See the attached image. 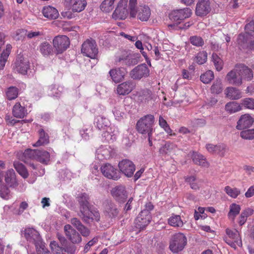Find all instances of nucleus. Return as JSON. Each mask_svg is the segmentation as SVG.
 <instances>
[{"label": "nucleus", "mask_w": 254, "mask_h": 254, "mask_svg": "<svg viewBox=\"0 0 254 254\" xmlns=\"http://www.w3.org/2000/svg\"><path fill=\"white\" fill-rule=\"evenodd\" d=\"M241 210V207L239 205L236 203H233L230 206V211L228 213L229 217L234 220L236 215H237Z\"/></svg>", "instance_id": "42"}, {"label": "nucleus", "mask_w": 254, "mask_h": 254, "mask_svg": "<svg viewBox=\"0 0 254 254\" xmlns=\"http://www.w3.org/2000/svg\"><path fill=\"white\" fill-rule=\"evenodd\" d=\"M171 144L166 143L165 144L160 148L159 151L162 154H167L169 152Z\"/></svg>", "instance_id": "63"}, {"label": "nucleus", "mask_w": 254, "mask_h": 254, "mask_svg": "<svg viewBox=\"0 0 254 254\" xmlns=\"http://www.w3.org/2000/svg\"><path fill=\"white\" fill-rule=\"evenodd\" d=\"M22 235L28 241L35 244L36 249L43 246L41 237L35 229L30 228L25 229Z\"/></svg>", "instance_id": "6"}, {"label": "nucleus", "mask_w": 254, "mask_h": 254, "mask_svg": "<svg viewBox=\"0 0 254 254\" xmlns=\"http://www.w3.org/2000/svg\"><path fill=\"white\" fill-rule=\"evenodd\" d=\"M168 223L173 227H182L183 225V222L179 215H174L168 219Z\"/></svg>", "instance_id": "46"}, {"label": "nucleus", "mask_w": 254, "mask_h": 254, "mask_svg": "<svg viewBox=\"0 0 254 254\" xmlns=\"http://www.w3.org/2000/svg\"><path fill=\"white\" fill-rule=\"evenodd\" d=\"M245 195L247 198L253 196L254 195V186H251L246 191Z\"/></svg>", "instance_id": "64"}, {"label": "nucleus", "mask_w": 254, "mask_h": 254, "mask_svg": "<svg viewBox=\"0 0 254 254\" xmlns=\"http://www.w3.org/2000/svg\"><path fill=\"white\" fill-rule=\"evenodd\" d=\"M192 159L194 164L202 167L207 168L209 165L204 156L196 152H193Z\"/></svg>", "instance_id": "32"}, {"label": "nucleus", "mask_w": 254, "mask_h": 254, "mask_svg": "<svg viewBox=\"0 0 254 254\" xmlns=\"http://www.w3.org/2000/svg\"><path fill=\"white\" fill-rule=\"evenodd\" d=\"M118 62L122 65L127 66L133 65L137 63L136 59L130 52H124V53L119 57Z\"/></svg>", "instance_id": "20"}, {"label": "nucleus", "mask_w": 254, "mask_h": 254, "mask_svg": "<svg viewBox=\"0 0 254 254\" xmlns=\"http://www.w3.org/2000/svg\"><path fill=\"white\" fill-rule=\"evenodd\" d=\"M246 33L241 34L238 38V43L241 45L251 43V45H254V42L249 40L251 36H254V21H251L245 26Z\"/></svg>", "instance_id": "9"}, {"label": "nucleus", "mask_w": 254, "mask_h": 254, "mask_svg": "<svg viewBox=\"0 0 254 254\" xmlns=\"http://www.w3.org/2000/svg\"><path fill=\"white\" fill-rule=\"evenodd\" d=\"M254 119L249 114H246L241 116L237 122V129L242 130L250 127L254 123Z\"/></svg>", "instance_id": "19"}, {"label": "nucleus", "mask_w": 254, "mask_h": 254, "mask_svg": "<svg viewBox=\"0 0 254 254\" xmlns=\"http://www.w3.org/2000/svg\"><path fill=\"white\" fill-rule=\"evenodd\" d=\"M137 18L142 21H146L149 18L151 11L149 7L146 5H139L136 11Z\"/></svg>", "instance_id": "28"}, {"label": "nucleus", "mask_w": 254, "mask_h": 254, "mask_svg": "<svg viewBox=\"0 0 254 254\" xmlns=\"http://www.w3.org/2000/svg\"><path fill=\"white\" fill-rule=\"evenodd\" d=\"M119 167L120 170L127 177H131L135 170L134 164L127 159H125L120 162Z\"/></svg>", "instance_id": "17"}, {"label": "nucleus", "mask_w": 254, "mask_h": 254, "mask_svg": "<svg viewBox=\"0 0 254 254\" xmlns=\"http://www.w3.org/2000/svg\"><path fill=\"white\" fill-rule=\"evenodd\" d=\"M37 149H27L23 153L24 157L26 159L36 160Z\"/></svg>", "instance_id": "55"}, {"label": "nucleus", "mask_w": 254, "mask_h": 254, "mask_svg": "<svg viewBox=\"0 0 254 254\" xmlns=\"http://www.w3.org/2000/svg\"><path fill=\"white\" fill-rule=\"evenodd\" d=\"M42 13L45 17L49 20L56 19L59 16L57 8L51 5L44 6L42 9Z\"/></svg>", "instance_id": "27"}, {"label": "nucleus", "mask_w": 254, "mask_h": 254, "mask_svg": "<svg viewBox=\"0 0 254 254\" xmlns=\"http://www.w3.org/2000/svg\"><path fill=\"white\" fill-rule=\"evenodd\" d=\"M205 147L208 152L211 154H217L221 156L224 155L226 151V146L222 144L214 145L208 143L206 144Z\"/></svg>", "instance_id": "25"}, {"label": "nucleus", "mask_w": 254, "mask_h": 254, "mask_svg": "<svg viewBox=\"0 0 254 254\" xmlns=\"http://www.w3.org/2000/svg\"><path fill=\"white\" fill-rule=\"evenodd\" d=\"M4 180L7 185L10 187L14 188L18 185L15 172L12 169L7 171Z\"/></svg>", "instance_id": "31"}, {"label": "nucleus", "mask_w": 254, "mask_h": 254, "mask_svg": "<svg viewBox=\"0 0 254 254\" xmlns=\"http://www.w3.org/2000/svg\"><path fill=\"white\" fill-rule=\"evenodd\" d=\"M242 138L245 139H252L254 138V129H248L242 131L240 133Z\"/></svg>", "instance_id": "56"}, {"label": "nucleus", "mask_w": 254, "mask_h": 254, "mask_svg": "<svg viewBox=\"0 0 254 254\" xmlns=\"http://www.w3.org/2000/svg\"><path fill=\"white\" fill-rule=\"evenodd\" d=\"M211 92L214 94H219L223 90V86L220 79H216L210 88Z\"/></svg>", "instance_id": "44"}, {"label": "nucleus", "mask_w": 254, "mask_h": 254, "mask_svg": "<svg viewBox=\"0 0 254 254\" xmlns=\"http://www.w3.org/2000/svg\"><path fill=\"white\" fill-rule=\"evenodd\" d=\"M134 87L133 82L127 81L118 85L117 93L120 95H126L132 91Z\"/></svg>", "instance_id": "24"}, {"label": "nucleus", "mask_w": 254, "mask_h": 254, "mask_svg": "<svg viewBox=\"0 0 254 254\" xmlns=\"http://www.w3.org/2000/svg\"><path fill=\"white\" fill-rule=\"evenodd\" d=\"M96 126L100 130H105L107 127H110L109 121L103 117L98 116L96 118Z\"/></svg>", "instance_id": "39"}, {"label": "nucleus", "mask_w": 254, "mask_h": 254, "mask_svg": "<svg viewBox=\"0 0 254 254\" xmlns=\"http://www.w3.org/2000/svg\"><path fill=\"white\" fill-rule=\"evenodd\" d=\"M191 25V23L190 22H189L186 23L184 25L183 27L181 26H178V25H176L175 24H169L168 25V27H170V28H171L172 29L177 30L178 29H187Z\"/></svg>", "instance_id": "62"}, {"label": "nucleus", "mask_w": 254, "mask_h": 254, "mask_svg": "<svg viewBox=\"0 0 254 254\" xmlns=\"http://www.w3.org/2000/svg\"><path fill=\"white\" fill-rule=\"evenodd\" d=\"M12 114L17 118H23L27 114V111L25 107L22 106L19 102H17L13 107Z\"/></svg>", "instance_id": "30"}, {"label": "nucleus", "mask_w": 254, "mask_h": 254, "mask_svg": "<svg viewBox=\"0 0 254 254\" xmlns=\"http://www.w3.org/2000/svg\"><path fill=\"white\" fill-rule=\"evenodd\" d=\"M117 132L118 131L115 130V128L107 127L102 134V136L107 141L113 142L116 139Z\"/></svg>", "instance_id": "34"}, {"label": "nucleus", "mask_w": 254, "mask_h": 254, "mask_svg": "<svg viewBox=\"0 0 254 254\" xmlns=\"http://www.w3.org/2000/svg\"><path fill=\"white\" fill-rule=\"evenodd\" d=\"M127 71L124 67H120L118 69H112L109 71V74L113 81L119 83L123 80Z\"/></svg>", "instance_id": "23"}, {"label": "nucleus", "mask_w": 254, "mask_h": 254, "mask_svg": "<svg viewBox=\"0 0 254 254\" xmlns=\"http://www.w3.org/2000/svg\"><path fill=\"white\" fill-rule=\"evenodd\" d=\"M151 216L148 210L141 211L135 220V227L139 229H143L148 225L150 221Z\"/></svg>", "instance_id": "14"}, {"label": "nucleus", "mask_w": 254, "mask_h": 254, "mask_svg": "<svg viewBox=\"0 0 254 254\" xmlns=\"http://www.w3.org/2000/svg\"><path fill=\"white\" fill-rule=\"evenodd\" d=\"M242 104L246 108L254 109V99L253 98H245L242 100Z\"/></svg>", "instance_id": "57"}, {"label": "nucleus", "mask_w": 254, "mask_h": 254, "mask_svg": "<svg viewBox=\"0 0 254 254\" xmlns=\"http://www.w3.org/2000/svg\"><path fill=\"white\" fill-rule=\"evenodd\" d=\"M226 235L224 237L225 242L232 248H236V246H242V243L239 232L236 229H226Z\"/></svg>", "instance_id": "4"}, {"label": "nucleus", "mask_w": 254, "mask_h": 254, "mask_svg": "<svg viewBox=\"0 0 254 254\" xmlns=\"http://www.w3.org/2000/svg\"><path fill=\"white\" fill-rule=\"evenodd\" d=\"M207 58V54L206 52H200L195 57V62L199 64H202L206 62Z\"/></svg>", "instance_id": "52"}, {"label": "nucleus", "mask_w": 254, "mask_h": 254, "mask_svg": "<svg viewBox=\"0 0 254 254\" xmlns=\"http://www.w3.org/2000/svg\"><path fill=\"white\" fill-rule=\"evenodd\" d=\"M224 190L229 196L234 198H236L241 193L239 189L228 186L225 187Z\"/></svg>", "instance_id": "47"}, {"label": "nucleus", "mask_w": 254, "mask_h": 254, "mask_svg": "<svg viewBox=\"0 0 254 254\" xmlns=\"http://www.w3.org/2000/svg\"><path fill=\"white\" fill-rule=\"evenodd\" d=\"M191 10L189 8L175 10L169 14L171 20L176 22V25L181 23L182 20L189 18L191 15Z\"/></svg>", "instance_id": "7"}, {"label": "nucleus", "mask_w": 254, "mask_h": 254, "mask_svg": "<svg viewBox=\"0 0 254 254\" xmlns=\"http://www.w3.org/2000/svg\"><path fill=\"white\" fill-rule=\"evenodd\" d=\"M53 44L57 54H61L69 47L70 42L67 36L59 35L54 38Z\"/></svg>", "instance_id": "8"}, {"label": "nucleus", "mask_w": 254, "mask_h": 254, "mask_svg": "<svg viewBox=\"0 0 254 254\" xmlns=\"http://www.w3.org/2000/svg\"><path fill=\"white\" fill-rule=\"evenodd\" d=\"M29 68V62L26 60H24L22 57L17 60L15 63V69L18 73L26 74Z\"/></svg>", "instance_id": "26"}, {"label": "nucleus", "mask_w": 254, "mask_h": 254, "mask_svg": "<svg viewBox=\"0 0 254 254\" xmlns=\"http://www.w3.org/2000/svg\"><path fill=\"white\" fill-rule=\"evenodd\" d=\"M50 246L52 250L57 254L63 253L64 252H69L68 249L65 250L64 248L59 246L58 243L55 241H52Z\"/></svg>", "instance_id": "51"}, {"label": "nucleus", "mask_w": 254, "mask_h": 254, "mask_svg": "<svg viewBox=\"0 0 254 254\" xmlns=\"http://www.w3.org/2000/svg\"><path fill=\"white\" fill-rule=\"evenodd\" d=\"M78 202L79 212L77 215L86 224L94 221H100V215L98 211L91 210L90 203V197L86 193H81L76 197Z\"/></svg>", "instance_id": "1"}, {"label": "nucleus", "mask_w": 254, "mask_h": 254, "mask_svg": "<svg viewBox=\"0 0 254 254\" xmlns=\"http://www.w3.org/2000/svg\"><path fill=\"white\" fill-rule=\"evenodd\" d=\"M187 243V239L183 233H176L170 239L169 249L172 253L178 254L184 249Z\"/></svg>", "instance_id": "3"}, {"label": "nucleus", "mask_w": 254, "mask_h": 254, "mask_svg": "<svg viewBox=\"0 0 254 254\" xmlns=\"http://www.w3.org/2000/svg\"><path fill=\"white\" fill-rule=\"evenodd\" d=\"M103 213L107 218L112 219L118 216L119 210L114 202L106 200L103 203Z\"/></svg>", "instance_id": "11"}, {"label": "nucleus", "mask_w": 254, "mask_h": 254, "mask_svg": "<svg viewBox=\"0 0 254 254\" xmlns=\"http://www.w3.org/2000/svg\"><path fill=\"white\" fill-rule=\"evenodd\" d=\"M116 0H104L100 5L101 9L105 12L111 11L114 8V3Z\"/></svg>", "instance_id": "41"}, {"label": "nucleus", "mask_w": 254, "mask_h": 254, "mask_svg": "<svg viewBox=\"0 0 254 254\" xmlns=\"http://www.w3.org/2000/svg\"><path fill=\"white\" fill-rule=\"evenodd\" d=\"M18 89L13 86L8 88L6 94L7 99L9 100L15 99L18 96Z\"/></svg>", "instance_id": "49"}, {"label": "nucleus", "mask_w": 254, "mask_h": 254, "mask_svg": "<svg viewBox=\"0 0 254 254\" xmlns=\"http://www.w3.org/2000/svg\"><path fill=\"white\" fill-rule=\"evenodd\" d=\"M214 78V74L211 70H208L200 76L201 81L205 83H209Z\"/></svg>", "instance_id": "50"}, {"label": "nucleus", "mask_w": 254, "mask_h": 254, "mask_svg": "<svg viewBox=\"0 0 254 254\" xmlns=\"http://www.w3.org/2000/svg\"><path fill=\"white\" fill-rule=\"evenodd\" d=\"M149 74V70L145 64H140L134 67L130 71V76L133 79H140L147 77Z\"/></svg>", "instance_id": "18"}, {"label": "nucleus", "mask_w": 254, "mask_h": 254, "mask_svg": "<svg viewBox=\"0 0 254 254\" xmlns=\"http://www.w3.org/2000/svg\"><path fill=\"white\" fill-rule=\"evenodd\" d=\"M136 3V0H129V8H130V14L132 17L136 16V10L135 6Z\"/></svg>", "instance_id": "59"}, {"label": "nucleus", "mask_w": 254, "mask_h": 254, "mask_svg": "<svg viewBox=\"0 0 254 254\" xmlns=\"http://www.w3.org/2000/svg\"><path fill=\"white\" fill-rule=\"evenodd\" d=\"M39 138L34 144V146L38 147L47 144L49 142V136L46 133L43 129H40L39 131Z\"/></svg>", "instance_id": "35"}, {"label": "nucleus", "mask_w": 254, "mask_h": 254, "mask_svg": "<svg viewBox=\"0 0 254 254\" xmlns=\"http://www.w3.org/2000/svg\"><path fill=\"white\" fill-rule=\"evenodd\" d=\"M0 195L4 199H8L10 197V190L8 188L3 184L0 185Z\"/></svg>", "instance_id": "54"}, {"label": "nucleus", "mask_w": 254, "mask_h": 254, "mask_svg": "<svg viewBox=\"0 0 254 254\" xmlns=\"http://www.w3.org/2000/svg\"><path fill=\"white\" fill-rule=\"evenodd\" d=\"M13 166L18 174L23 178L26 179L28 178L29 176L28 172L23 164L19 162H14L13 163Z\"/></svg>", "instance_id": "38"}, {"label": "nucleus", "mask_w": 254, "mask_h": 254, "mask_svg": "<svg viewBox=\"0 0 254 254\" xmlns=\"http://www.w3.org/2000/svg\"><path fill=\"white\" fill-rule=\"evenodd\" d=\"M80 233V234L83 237H87L90 235V230L84 225L77 229Z\"/></svg>", "instance_id": "60"}, {"label": "nucleus", "mask_w": 254, "mask_h": 254, "mask_svg": "<svg viewBox=\"0 0 254 254\" xmlns=\"http://www.w3.org/2000/svg\"><path fill=\"white\" fill-rule=\"evenodd\" d=\"M190 42L192 45L196 47H202L204 44L202 38L197 36H191L190 38Z\"/></svg>", "instance_id": "53"}, {"label": "nucleus", "mask_w": 254, "mask_h": 254, "mask_svg": "<svg viewBox=\"0 0 254 254\" xmlns=\"http://www.w3.org/2000/svg\"><path fill=\"white\" fill-rule=\"evenodd\" d=\"M210 11V5L208 0H201L197 2L195 10L197 15L200 16L206 15Z\"/></svg>", "instance_id": "22"}, {"label": "nucleus", "mask_w": 254, "mask_h": 254, "mask_svg": "<svg viewBox=\"0 0 254 254\" xmlns=\"http://www.w3.org/2000/svg\"><path fill=\"white\" fill-rule=\"evenodd\" d=\"M225 93L227 97L232 100H237L242 97L241 92L235 87H227L225 90Z\"/></svg>", "instance_id": "33"}, {"label": "nucleus", "mask_w": 254, "mask_h": 254, "mask_svg": "<svg viewBox=\"0 0 254 254\" xmlns=\"http://www.w3.org/2000/svg\"><path fill=\"white\" fill-rule=\"evenodd\" d=\"M212 61L217 71H220L223 68V60L216 54L213 53L212 54Z\"/></svg>", "instance_id": "43"}, {"label": "nucleus", "mask_w": 254, "mask_h": 254, "mask_svg": "<svg viewBox=\"0 0 254 254\" xmlns=\"http://www.w3.org/2000/svg\"><path fill=\"white\" fill-rule=\"evenodd\" d=\"M226 80L231 84L240 86L242 84V75L240 74L239 68H235L229 71L226 75Z\"/></svg>", "instance_id": "16"}, {"label": "nucleus", "mask_w": 254, "mask_h": 254, "mask_svg": "<svg viewBox=\"0 0 254 254\" xmlns=\"http://www.w3.org/2000/svg\"><path fill=\"white\" fill-rule=\"evenodd\" d=\"M50 154L45 150L37 149L36 160L43 164H47L50 160Z\"/></svg>", "instance_id": "36"}, {"label": "nucleus", "mask_w": 254, "mask_h": 254, "mask_svg": "<svg viewBox=\"0 0 254 254\" xmlns=\"http://www.w3.org/2000/svg\"><path fill=\"white\" fill-rule=\"evenodd\" d=\"M241 110V106L236 102H230L225 105V110L231 114L237 112Z\"/></svg>", "instance_id": "40"}, {"label": "nucleus", "mask_w": 254, "mask_h": 254, "mask_svg": "<svg viewBox=\"0 0 254 254\" xmlns=\"http://www.w3.org/2000/svg\"><path fill=\"white\" fill-rule=\"evenodd\" d=\"M65 3L70 6L72 11L77 12L83 10L87 5L86 0H65Z\"/></svg>", "instance_id": "21"}, {"label": "nucleus", "mask_w": 254, "mask_h": 254, "mask_svg": "<svg viewBox=\"0 0 254 254\" xmlns=\"http://www.w3.org/2000/svg\"><path fill=\"white\" fill-rule=\"evenodd\" d=\"M64 231L68 239L73 244L80 243L82 241L80 234L69 224L64 226Z\"/></svg>", "instance_id": "15"}, {"label": "nucleus", "mask_w": 254, "mask_h": 254, "mask_svg": "<svg viewBox=\"0 0 254 254\" xmlns=\"http://www.w3.org/2000/svg\"><path fill=\"white\" fill-rule=\"evenodd\" d=\"M81 52L85 56L95 59L98 53L96 42L92 39L86 40L82 44Z\"/></svg>", "instance_id": "5"}, {"label": "nucleus", "mask_w": 254, "mask_h": 254, "mask_svg": "<svg viewBox=\"0 0 254 254\" xmlns=\"http://www.w3.org/2000/svg\"><path fill=\"white\" fill-rule=\"evenodd\" d=\"M185 181L187 183H188L191 189L194 190H198L200 188V181L196 182V178L193 176H190L186 178Z\"/></svg>", "instance_id": "45"}, {"label": "nucleus", "mask_w": 254, "mask_h": 254, "mask_svg": "<svg viewBox=\"0 0 254 254\" xmlns=\"http://www.w3.org/2000/svg\"><path fill=\"white\" fill-rule=\"evenodd\" d=\"M9 56L8 52H2L0 56V70L3 69L5 63Z\"/></svg>", "instance_id": "58"}, {"label": "nucleus", "mask_w": 254, "mask_h": 254, "mask_svg": "<svg viewBox=\"0 0 254 254\" xmlns=\"http://www.w3.org/2000/svg\"><path fill=\"white\" fill-rule=\"evenodd\" d=\"M111 193L114 199L120 203H124L127 197L126 188L122 185L113 188L111 190Z\"/></svg>", "instance_id": "13"}, {"label": "nucleus", "mask_w": 254, "mask_h": 254, "mask_svg": "<svg viewBox=\"0 0 254 254\" xmlns=\"http://www.w3.org/2000/svg\"><path fill=\"white\" fill-rule=\"evenodd\" d=\"M127 0H121L113 14V18L115 19H125L128 14Z\"/></svg>", "instance_id": "12"}, {"label": "nucleus", "mask_w": 254, "mask_h": 254, "mask_svg": "<svg viewBox=\"0 0 254 254\" xmlns=\"http://www.w3.org/2000/svg\"><path fill=\"white\" fill-rule=\"evenodd\" d=\"M159 125L161 127L163 128L164 130L170 135H175V133H172V130L164 118L160 116L159 118Z\"/></svg>", "instance_id": "48"}, {"label": "nucleus", "mask_w": 254, "mask_h": 254, "mask_svg": "<svg viewBox=\"0 0 254 254\" xmlns=\"http://www.w3.org/2000/svg\"><path fill=\"white\" fill-rule=\"evenodd\" d=\"M155 118L153 115H146L141 118L137 122L136 129L142 134H152Z\"/></svg>", "instance_id": "2"}, {"label": "nucleus", "mask_w": 254, "mask_h": 254, "mask_svg": "<svg viewBox=\"0 0 254 254\" xmlns=\"http://www.w3.org/2000/svg\"><path fill=\"white\" fill-rule=\"evenodd\" d=\"M39 48L41 53L45 57L49 56L53 54V47L47 42L42 43L39 45Z\"/></svg>", "instance_id": "37"}, {"label": "nucleus", "mask_w": 254, "mask_h": 254, "mask_svg": "<svg viewBox=\"0 0 254 254\" xmlns=\"http://www.w3.org/2000/svg\"><path fill=\"white\" fill-rule=\"evenodd\" d=\"M71 224L76 229H78L79 228L82 227L83 224L82 223L81 221L76 217L72 218L70 221Z\"/></svg>", "instance_id": "61"}, {"label": "nucleus", "mask_w": 254, "mask_h": 254, "mask_svg": "<svg viewBox=\"0 0 254 254\" xmlns=\"http://www.w3.org/2000/svg\"><path fill=\"white\" fill-rule=\"evenodd\" d=\"M236 67L239 68L240 74L242 75V79L244 78L247 81H250L253 79V71L248 66L243 64H239L236 65Z\"/></svg>", "instance_id": "29"}, {"label": "nucleus", "mask_w": 254, "mask_h": 254, "mask_svg": "<svg viewBox=\"0 0 254 254\" xmlns=\"http://www.w3.org/2000/svg\"><path fill=\"white\" fill-rule=\"evenodd\" d=\"M100 170L102 175L109 179L118 180L120 178V172L110 164L106 163L102 165Z\"/></svg>", "instance_id": "10"}]
</instances>
